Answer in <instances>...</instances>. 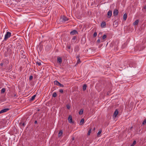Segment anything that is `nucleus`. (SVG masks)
Here are the masks:
<instances>
[{
	"label": "nucleus",
	"instance_id": "79ce46f5",
	"mask_svg": "<svg viewBox=\"0 0 146 146\" xmlns=\"http://www.w3.org/2000/svg\"><path fill=\"white\" fill-rule=\"evenodd\" d=\"M5 62H6V63L7 64L8 63H9V61L8 60H5Z\"/></svg>",
	"mask_w": 146,
	"mask_h": 146
},
{
	"label": "nucleus",
	"instance_id": "9b49d317",
	"mask_svg": "<svg viewBox=\"0 0 146 146\" xmlns=\"http://www.w3.org/2000/svg\"><path fill=\"white\" fill-rule=\"evenodd\" d=\"M118 22L116 21H115L113 23V25L115 27H117L118 25Z\"/></svg>",
	"mask_w": 146,
	"mask_h": 146
},
{
	"label": "nucleus",
	"instance_id": "412c9836",
	"mask_svg": "<svg viewBox=\"0 0 146 146\" xmlns=\"http://www.w3.org/2000/svg\"><path fill=\"white\" fill-rule=\"evenodd\" d=\"M57 95L56 92H54L53 93L52 96L53 97L55 98L57 96Z\"/></svg>",
	"mask_w": 146,
	"mask_h": 146
},
{
	"label": "nucleus",
	"instance_id": "a211bd4d",
	"mask_svg": "<svg viewBox=\"0 0 146 146\" xmlns=\"http://www.w3.org/2000/svg\"><path fill=\"white\" fill-rule=\"evenodd\" d=\"M123 18L124 20L125 21L127 18V14L126 13H125L123 16Z\"/></svg>",
	"mask_w": 146,
	"mask_h": 146
},
{
	"label": "nucleus",
	"instance_id": "4c0bfd02",
	"mask_svg": "<svg viewBox=\"0 0 146 146\" xmlns=\"http://www.w3.org/2000/svg\"><path fill=\"white\" fill-rule=\"evenodd\" d=\"M66 107L68 109H69L70 108V107L69 105H67Z\"/></svg>",
	"mask_w": 146,
	"mask_h": 146
},
{
	"label": "nucleus",
	"instance_id": "864d4df0",
	"mask_svg": "<svg viewBox=\"0 0 146 146\" xmlns=\"http://www.w3.org/2000/svg\"><path fill=\"white\" fill-rule=\"evenodd\" d=\"M132 128V127L131 128Z\"/></svg>",
	"mask_w": 146,
	"mask_h": 146
},
{
	"label": "nucleus",
	"instance_id": "c03bdc74",
	"mask_svg": "<svg viewBox=\"0 0 146 146\" xmlns=\"http://www.w3.org/2000/svg\"><path fill=\"white\" fill-rule=\"evenodd\" d=\"M143 8L144 9H146V5L144 6Z\"/></svg>",
	"mask_w": 146,
	"mask_h": 146
},
{
	"label": "nucleus",
	"instance_id": "72a5a7b5",
	"mask_svg": "<svg viewBox=\"0 0 146 146\" xmlns=\"http://www.w3.org/2000/svg\"><path fill=\"white\" fill-rule=\"evenodd\" d=\"M33 78V76H31L29 78V80H31Z\"/></svg>",
	"mask_w": 146,
	"mask_h": 146
},
{
	"label": "nucleus",
	"instance_id": "cd10ccee",
	"mask_svg": "<svg viewBox=\"0 0 146 146\" xmlns=\"http://www.w3.org/2000/svg\"><path fill=\"white\" fill-rule=\"evenodd\" d=\"M146 123V119H145L143 122L142 124L143 125H145Z\"/></svg>",
	"mask_w": 146,
	"mask_h": 146
},
{
	"label": "nucleus",
	"instance_id": "5701e85b",
	"mask_svg": "<svg viewBox=\"0 0 146 146\" xmlns=\"http://www.w3.org/2000/svg\"><path fill=\"white\" fill-rule=\"evenodd\" d=\"M91 130H92V129L91 128H89V130H88V135H90L91 133Z\"/></svg>",
	"mask_w": 146,
	"mask_h": 146
},
{
	"label": "nucleus",
	"instance_id": "a878e982",
	"mask_svg": "<svg viewBox=\"0 0 146 146\" xmlns=\"http://www.w3.org/2000/svg\"><path fill=\"white\" fill-rule=\"evenodd\" d=\"M106 35H104L102 37V38L103 39H104L106 38Z\"/></svg>",
	"mask_w": 146,
	"mask_h": 146
},
{
	"label": "nucleus",
	"instance_id": "37998d69",
	"mask_svg": "<svg viewBox=\"0 0 146 146\" xmlns=\"http://www.w3.org/2000/svg\"><path fill=\"white\" fill-rule=\"evenodd\" d=\"M67 48L68 49H70L71 48V46H68Z\"/></svg>",
	"mask_w": 146,
	"mask_h": 146
},
{
	"label": "nucleus",
	"instance_id": "ea45409f",
	"mask_svg": "<svg viewBox=\"0 0 146 146\" xmlns=\"http://www.w3.org/2000/svg\"><path fill=\"white\" fill-rule=\"evenodd\" d=\"M80 57V56L79 55H78L77 56H76V58H78H78H79Z\"/></svg>",
	"mask_w": 146,
	"mask_h": 146
},
{
	"label": "nucleus",
	"instance_id": "f257e3e1",
	"mask_svg": "<svg viewBox=\"0 0 146 146\" xmlns=\"http://www.w3.org/2000/svg\"><path fill=\"white\" fill-rule=\"evenodd\" d=\"M7 53H5V56L6 57L8 55H10V54L11 53L12 50V48H7Z\"/></svg>",
	"mask_w": 146,
	"mask_h": 146
},
{
	"label": "nucleus",
	"instance_id": "9d476101",
	"mask_svg": "<svg viewBox=\"0 0 146 146\" xmlns=\"http://www.w3.org/2000/svg\"><path fill=\"white\" fill-rule=\"evenodd\" d=\"M57 62L59 64H61L62 63V61L61 57H58L57 58Z\"/></svg>",
	"mask_w": 146,
	"mask_h": 146
},
{
	"label": "nucleus",
	"instance_id": "b1692460",
	"mask_svg": "<svg viewBox=\"0 0 146 146\" xmlns=\"http://www.w3.org/2000/svg\"><path fill=\"white\" fill-rule=\"evenodd\" d=\"M83 111L82 109H81L79 111V114L80 115H82L83 113Z\"/></svg>",
	"mask_w": 146,
	"mask_h": 146
},
{
	"label": "nucleus",
	"instance_id": "6ab92c4d",
	"mask_svg": "<svg viewBox=\"0 0 146 146\" xmlns=\"http://www.w3.org/2000/svg\"><path fill=\"white\" fill-rule=\"evenodd\" d=\"M54 84L57 86H59L60 83L58 82L57 80H55L54 82Z\"/></svg>",
	"mask_w": 146,
	"mask_h": 146
},
{
	"label": "nucleus",
	"instance_id": "2f4dec72",
	"mask_svg": "<svg viewBox=\"0 0 146 146\" xmlns=\"http://www.w3.org/2000/svg\"><path fill=\"white\" fill-rule=\"evenodd\" d=\"M136 143V141L135 140H134L133 141V142L132 145H133L134 146L135 145Z\"/></svg>",
	"mask_w": 146,
	"mask_h": 146
},
{
	"label": "nucleus",
	"instance_id": "c9c22d12",
	"mask_svg": "<svg viewBox=\"0 0 146 146\" xmlns=\"http://www.w3.org/2000/svg\"><path fill=\"white\" fill-rule=\"evenodd\" d=\"M36 64H37L39 66L41 65V63L40 62H36Z\"/></svg>",
	"mask_w": 146,
	"mask_h": 146
},
{
	"label": "nucleus",
	"instance_id": "4468645a",
	"mask_svg": "<svg viewBox=\"0 0 146 146\" xmlns=\"http://www.w3.org/2000/svg\"><path fill=\"white\" fill-rule=\"evenodd\" d=\"M106 25V23L105 22H102L101 24V27L102 28H104Z\"/></svg>",
	"mask_w": 146,
	"mask_h": 146
},
{
	"label": "nucleus",
	"instance_id": "a18cd8bd",
	"mask_svg": "<svg viewBox=\"0 0 146 146\" xmlns=\"http://www.w3.org/2000/svg\"><path fill=\"white\" fill-rule=\"evenodd\" d=\"M35 124H36V123H37V121H36H36H35Z\"/></svg>",
	"mask_w": 146,
	"mask_h": 146
},
{
	"label": "nucleus",
	"instance_id": "f8f14e48",
	"mask_svg": "<svg viewBox=\"0 0 146 146\" xmlns=\"http://www.w3.org/2000/svg\"><path fill=\"white\" fill-rule=\"evenodd\" d=\"M79 50V48L78 45H76L75 46L74 50L76 52H78Z\"/></svg>",
	"mask_w": 146,
	"mask_h": 146
},
{
	"label": "nucleus",
	"instance_id": "2eb2a0df",
	"mask_svg": "<svg viewBox=\"0 0 146 146\" xmlns=\"http://www.w3.org/2000/svg\"><path fill=\"white\" fill-rule=\"evenodd\" d=\"M63 132L62 131V130H60L58 134V137H60L61 135H62V134Z\"/></svg>",
	"mask_w": 146,
	"mask_h": 146
},
{
	"label": "nucleus",
	"instance_id": "e433bc0d",
	"mask_svg": "<svg viewBox=\"0 0 146 146\" xmlns=\"http://www.w3.org/2000/svg\"><path fill=\"white\" fill-rule=\"evenodd\" d=\"M58 86H59L61 87H64V86L63 85L61 84L60 83H59V84Z\"/></svg>",
	"mask_w": 146,
	"mask_h": 146
},
{
	"label": "nucleus",
	"instance_id": "4be33fe9",
	"mask_svg": "<svg viewBox=\"0 0 146 146\" xmlns=\"http://www.w3.org/2000/svg\"><path fill=\"white\" fill-rule=\"evenodd\" d=\"M84 122V119H82L80 121V123L81 124V125L83 124Z\"/></svg>",
	"mask_w": 146,
	"mask_h": 146
},
{
	"label": "nucleus",
	"instance_id": "0eeeda50",
	"mask_svg": "<svg viewBox=\"0 0 146 146\" xmlns=\"http://www.w3.org/2000/svg\"><path fill=\"white\" fill-rule=\"evenodd\" d=\"M78 33L77 31L75 30L71 31L70 33V35H76Z\"/></svg>",
	"mask_w": 146,
	"mask_h": 146
},
{
	"label": "nucleus",
	"instance_id": "3c124183",
	"mask_svg": "<svg viewBox=\"0 0 146 146\" xmlns=\"http://www.w3.org/2000/svg\"><path fill=\"white\" fill-rule=\"evenodd\" d=\"M130 146H134L133 145H131Z\"/></svg>",
	"mask_w": 146,
	"mask_h": 146
},
{
	"label": "nucleus",
	"instance_id": "f03ea898",
	"mask_svg": "<svg viewBox=\"0 0 146 146\" xmlns=\"http://www.w3.org/2000/svg\"><path fill=\"white\" fill-rule=\"evenodd\" d=\"M11 35V33L10 32H7L5 35L4 40H6Z\"/></svg>",
	"mask_w": 146,
	"mask_h": 146
},
{
	"label": "nucleus",
	"instance_id": "423d86ee",
	"mask_svg": "<svg viewBox=\"0 0 146 146\" xmlns=\"http://www.w3.org/2000/svg\"><path fill=\"white\" fill-rule=\"evenodd\" d=\"M112 14V11L111 10H109L108 12L107 15L108 17L109 18H110Z\"/></svg>",
	"mask_w": 146,
	"mask_h": 146
},
{
	"label": "nucleus",
	"instance_id": "a19ab883",
	"mask_svg": "<svg viewBox=\"0 0 146 146\" xmlns=\"http://www.w3.org/2000/svg\"><path fill=\"white\" fill-rule=\"evenodd\" d=\"M100 42V39H98L97 40V42H98V43H99Z\"/></svg>",
	"mask_w": 146,
	"mask_h": 146
},
{
	"label": "nucleus",
	"instance_id": "aec40b11",
	"mask_svg": "<svg viewBox=\"0 0 146 146\" xmlns=\"http://www.w3.org/2000/svg\"><path fill=\"white\" fill-rule=\"evenodd\" d=\"M139 22V20H137L133 23V24L135 25H137L138 24Z\"/></svg>",
	"mask_w": 146,
	"mask_h": 146
},
{
	"label": "nucleus",
	"instance_id": "39448f33",
	"mask_svg": "<svg viewBox=\"0 0 146 146\" xmlns=\"http://www.w3.org/2000/svg\"><path fill=\"white\" fill-rule=\"evenodd\" d=\"M119 13L118 11L116 9H115L113 11V15L114 16H117Z\"/></svg>",
	"mask_w": 146,
	"mask_h": 146
},
{
	"label": "nucleus",
	"instance_id": "7ed1b4c3",
	"mask_svg": "<svg viewBox=\"0 0 146 146\" xmlns=\"http://www.w3.org/2000/svg\"><path fill=\"white\" fill-rule=\"evenodd\" d=\"M24 52L23 51L21 50L20 54V57L21 58H26V56L25 54H24Z\"/></svg>",
	"mask_w": 146,
	"mask_h": 146
},
{
	"label": "nucleus",
	"instance_id": "473e14b6",
	"mask_svg": "<svg viewBox=\"0 0 146 146\" xmlns=\"http://www.w3.org/2000/svg\"><path fill=\"white\" fill-rule=\"evenodd\" d=\"M97 35V33L96 32H95L94 33V35H93V36L94 37H95Z\"/></svg>",
	"mask_w": 146,
	"mask_h": 146
},
{
	"label": "nucleus",
	"instance_id": "de8ad7c7",
	"mask_svg": "<svg viewBox=\"0 0 146 146\" xmlns=\"http://www.w3.org/2000/svg\"><path fill=\"white\" fill-rule=\"evenodd\" d=\"M82 42H83V43L84 44L85 42V41H84V42L83 41H82Z\"/></svg>",
	"mask_w": 146,
	"mask_h": 146
},
{
	"label": "nucleus",
	"instance_id": "dca6fc26",
	"mask_svg": "<svg viewBox=\"0 0 146 146\" xmlns=\"http://www.w3.org/2000/svg\"><path fill=\"white\" fill-rule=\"evenodd\" d=\"M87 85L86 84H84L83 86V91H85Z\"/></svg>",
	"mask_w": 146,
	"mask_h": 146
},
{
	"label": "nucleus",
	"instance_id": "58836bf2",
	"mask_svg": "<svg viewBox=\"0 0 146 146\" xmlns=\"http://www.w3.org/2000/svg\"><path fill=\"white\" fill-rule=\"evenodd\" d=\"M25 123H23L22 124V125L23 126H25Z\"/></svg>",
	"mask_w": 146,
	"mask_h": 146
},
{
	"label": "nucleus",
	"instance_id": "6e6552de",
	"mask_svg": "<svg viewBox=\"0 0 146 146\" xmlns=\"http://www.w3.org/2000/svg\"><path fill=\"white\" fill-rule=\"evenodd\" d=\"M9 108H5L4 109L1 110V111H0V114H1L2 113L5 112L7 111H9Z\"/></svg>",
	"mask_w": 146,
	"mask_h": 146
},
{
	"label": "nucleus",
	"instance_id": "ddd939ff",
	"mask_svg": "<svg viewBox=\"0 0 146 146\" xmlns=\"http://www.w3.org/2000/svg\"><path fill=\"white\" fill-rule=\"evenodd\" d=\"M62 20L64 22H65L66 21L68 20V19L67 18L66 16H64L62 18Z\"/></svg>",
	"mask_w": 146,
	"mask_h": 146
},
{
	"label": "nucleus",
	"instance_id": "603ef678",
	"mask_svg": "<svg viewBox=\"0 0 146 146\" xmlns=\"http://www.w3.org/2000/svg\"><path fill=\"white\" fill-rule=\"evenodd\" d=\"M22 124V123H21L20 124V125L21 124Z\"/></svg>",
	"mask_w": 146,
	"mask_h": 146
},
{
	"label": "nucleus",
	"instance_id": "20e7f679",
	"mask_svg": "<svg viewBox=\"0 0 146 146\" xmlns=\"http://www.w3.org/2000/svg\"><path fill=\"white\" fill-rule=\"evenodd\" d=\"M68 121L70 123H73L74 121H72V117L71 115H69L68 117Z\"/></svg>",
	"mask_w": 146,
	"mask_h": 146
},
{
	"label": "nucleus",
	"instance_id": "f3484780",
	"mask_svg": "<svg viewBox=\"0 0 146 146\" xmlns=\"http://www.w3.org/2000/svg\"><path fill=\"white\" fill-rule=\"evenodd\" d=\"M36 97V95H35L33 96L30 99V101H32Z\"/></svg>",
	"mask_w": 146,
	"mask_h": 146
},
{
	"label": "nucleus",
	"instance_id": "393cba45",
	"mask_svg": "<svg viewBox=\"0 0 146 146\" xmlns=\"http://www.w3.org/2000/svg\"><path fill=\"white\" fill-rule=\"evenodd\" d=\"M5 91V88H3L1 90V93H4Z\"/></svg>",
	"mask_w": 146,
	"mask_h": 146
},
{
	"label": "nucleus",
	"instance_id": "bb28decb",
	"mask_svg": "<svg viewBox=\"0 0 146 146\" xmlns=\"http://www.w3.org/2000/svg\"><path fill=\"white\" fill-rule=\"evenodd\" d=\"M76 38H77V37H76V36H74L73 37V38H72V40L73 41V40H74H74H76Z\"/></svg>",
	"mask_w": 146,
	"mask_h": 146
},
{
	"label": "nucleus",
	"instance_id": "c85d7f7f",
	"mask_svg": "<svg viewBox=\"0 0 146 146\" xmlns=\"http://www.w3.org/2000/svg\"><path fill=\"white\" fill-rule=\"evenodd\" d=\"M16 96V94H12L11 95V97H15Z\"/></svg>",
	"mask_w": 146,
	"mask_h": 146
},
{
	"label": "nucleus",
	"instance_id": "49530a36",
	"mask_svg": "<svg viewBox=\"0 0 146 146\" xmlns=\"http://www.w3.org/2000/svg\"><path fill=\"white\" fill-rule=\"evenodd\" d=\"M0 65H1V66H2L3 65V63H1Z\"/></svg>",
	"mask_w": 146,
	"mask_h": 146
},
{
	"label": "nucleus",
	"instance_id": "c756f323",
	"mask_svg": "<svg viewBox=\"0 0 146 146\" xmlns=\"http://www.w3.org/2000/svg\"><path fill=\"white\" fill-rule=\"evenodd\" d=\"M81 62L80 61V58H78V60L77 61V64H79Z\"/></svg>",
	"mask_w": 146,
	"mask_h": 146
},
{
	"label": "nucleus",
	"instance_id": "09e8293b",
	"mask_svg": "<svg viewBox=\"0 0 146 146\" xmlns=\"http://www.w3.org/2000/svg\"><path fill=\"white\" fill-rule=\"evenodd\" d=\"M95 130V127H94L93 129V130Z\"/></svg>",
	"mask_w": 146,
	"mask_h": 146
},
{
	"label": "nucleus",
	"instance_id": "f704fd0d",
	"mask_svg": "<svg viewBox=\"0 0 146 146\" xmlns=\"http://www.w3.org/2000/svg\"><path fill=\"white\" fill-rule=\"evenodd\" d=\"M59 92L61 93H63V90L62 89H60L59 90Z\"/></svg>",
	"mask_w": 146,
	"mask_h": 146
},
{
	"label": "nucleus",
	"instance_id": "7c9ffc66",
	"mask_svg": "<svg viewBox=\"0 0 146 146\" xmlns=\"http://www.w3.org/2000/svg\"><path fill=\"white\" fill-rule=\"evenodd\" d=\"M101 132L102 131H99L98 133H97V136H98L101 133Z\"/></svg>",
	"mask_w": 146,
	"mask_h": 146
},
{
	"label": "nucleus",
	"instance_id": "1a4fd4ad",
	"mask_svg": "<svg viewBox=\"0 0 146 146\" xmlns=\"http://www.w3.org/2000/svg\"><path fill=\"white\" fill-rule=\"evenodd\" d=\"M118 114V111L117 109H116L114 112V113L113 115V117H116L117 115Z\"/></svg>",
	"mask_w": 146,
	"mask_h": 146
},
{
	"label": "nucleus",
	"instance_id": "8fccbe9b",
	"mask_svg": "<svg viewBox=\"0 0 146 146\" xmlns=\"http://www.w3.org/2000/svg\"><path fill=\"white\" fill-rule=\"evenodd\" d=\"M82 40H81V42H82Z\"/></svg>",
	"mask_w": 146,
	"mask_h": 146
}]
</instances>
